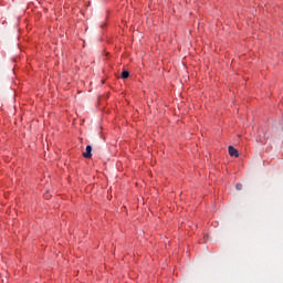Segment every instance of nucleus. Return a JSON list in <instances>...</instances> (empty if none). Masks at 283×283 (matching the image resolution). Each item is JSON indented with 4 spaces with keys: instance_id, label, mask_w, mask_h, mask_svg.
Here are the masks:
<instances>
[{
    "instance_id": "1",
    "label": "nucleus",
    "mask_w": 283,
    "mask_h": 283,
    "mask_svg": "<svg viewBox=\"0 0 283 283\" xmlns=\"http://www.w3.org/2000/svg\"><path fill=\"white\" fill-rule=\"evenodd\" d=\"M228 151L229 156H232L233 158H238L240 156V153H238V149H235L233 146H229Z\"/></svg>"
},
{
    "instance_id": "2",
    "label": "nucleus",
    "mask_w": 283,
    "mask_h": 283,
    "mask_svg": "<svg viewBox=\"0 0 283 283\" xmlns=\"http://www.w3.org/2000/svg\"><path fill=\"white\" fill-rule=\"evenodd\" d=\"M84 158H92V147L88 145L86 146V151L83 153Z\"/></svg>"
},
{
    "instance_id": "3",
    "label": "nucleus",
    "mask_w": 283,
    "mask_h": 283,
    "mask_svg": "<svg viewBox=\"0 0 283 283\" xmlns=\"http://www.w3.org/2000/svg\"><path fill=\"white\" fill-rule=\"evenodd\" d=\"M122 78H129V71H123Z\"/></svg>"
},
{
    "instance_id": "4",
    "label": "nucleus",
    "mask_w": 283,
    "mask_h": 283,
    "mask_svg": "<svg viewBox=\"0 0 283 283\" xmlns=\"http://www.w3.org/2000/svg\"><path fill=\"white\" fill-rule=\"evenodd\" d=\"M235 189L237 191H242V184H237Z\"/></svg>"
}]
</instances>
